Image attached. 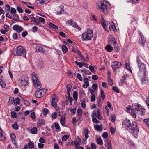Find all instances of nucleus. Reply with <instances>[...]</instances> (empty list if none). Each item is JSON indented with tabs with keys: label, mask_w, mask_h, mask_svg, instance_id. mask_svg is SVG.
Wrapping results in <instances>:
<instances>
[{
	"label": "nucleus",
	"mask_w": 149,
	"mask_h": 149,
	"mask_svg": "<svg viewBox=\"0 0 149 149\" xmlns=\"http://www.w3.org/2000/svg\"><path fill=\"white\" fill-rule=\"evenodd\" d=\"M107 148L108 149H113L111 142L109 141H107Z\"/></svg>",
	"instance_id": "52"
},
{
	"label": "nucleus",
	"mask_w": 149,
	"mask_h": 149,
	"mask_svg": "<svg viewBox=\"0 0 149 149\" xmlns=\"http://www.w3.org/2000/svg\"><path fill=\"white\" fill-rule=\"evenodd\" d=\"M97 102L98 104V106H100L101 105V99L100 97H98Z\"/></svg>",
	"instance_id": "51"
},
{
	"label": "nucleus",
	"mask_w": 149,
	"mask_h": 149,
	"mask_svg": "<svg viewBox=\"0 0 149 149\" xmlns=\"http://www.w3.org/2000/svg\"><path fill=\"white\" fill-rule=\"evenodd\" d=\"M115 42H116V41L114 38H112L109 41L110 44L112 45H113L112 44H113V45L114 44Z\"/></svg>",
	"instance_id": "57"
},
{
	"label": "nucleus",
	"mask_w": 149,
	"mask_h": 149,
	"mask_svg": "<svg viewBox=\"0 0 149 149\" xmlns=\"http://www.w3.org/2000/svg\"><path fill=\"white\" fill-rule=\"evenodd\" d=\"M11 117L14 118H17V113L14 111L11 112Z\"/></svg>",
	"instance_id": "45"
},
{
	"label": "nucleus",
	"mask_w": 149,
	"mask_h": 149,
	"mask_svg": "<svg viewBox=\"0 0 149 149\" xmlns=\"http://www.w3.org/2000/svg\"><path fill=\"white\" fill-rule=\"evenodd\" d=\"M96 141L98 144L102 145L103 144V141L101 138H98L96 139Z\"/></svg>",
	"instance_id": "30"
},
{
	"label": "nucleus",
	"mask_w": 149,
	"mask_h": 149,
	"mask_svg": "<svg viewBox=\"0 0 149 149\" xmlns=\"http://www.w3.org/2000/svg\"><path fill=\"white\" fill-rule=\"evenodd\" d=\"M127 83V82L126 81H125L124 80L121 79L120 81H119V84L120 85L122 86L123 84H126Z\"/></svg>",
	"instance_id": "44"
},
{
	"label": "nucleus",
	"mask_w": 149,
	"mask_h": 149,
	"mask_svg": "<svg viewBox=\"0 0 149 149\" xmlns=\"http://www.w3.org/2000/svg\"><path fill=\"white\" fill-rule=\"evenodd\" d=\"M31 22H34L35 23H37L38 24H40V21L35 17H31Z\"/></svg>",
	"instance_id": "21"
},
{
	"label": "nucleus",
	"mask_w": 149,
	"mask_h": 149,
	"mask_svg": "<svg viewBox=\"0 0 149 149\" xmlns=\"http://www.w3.org/2000/svg\"><path fill=\"white\" fill-rule=\"evenodd\" d=\"M37 132V129L36 127H33L31 129V132L33 134H35Z\"/></svg>",
	"instance_id": "31"
},
{
	"label": "nucleus",
	"mask_w": 149,
	"mask_h": 149,
	"mask_svg": "<svg viewBox=\"0 0 149 149\" xmlns=\"http://www.w3.org/2000/svg\"><path fill=\"white\" fill-rule=\"evenodd\" d=\"M128 77V74H124L122 77V79H121L125 81V80L126 79H127V78Z\"/></svg>",
	"instance_id": "60"
},
{
	"label": "nucleus",
	"mask_w": 149,
	"mask_h": 149,
	"mask_svg": "<svg viewBox=\"0 0 149 149\" xmlns=\"http://www.w3.org/2000/svg\"><path fill=\"white\" fill-rule=\"evenodd\" d=\"M92 121L93 123H99V121L95 118H92Z\"/></svg>",
	"instance_id": "59"
},
{
	"label": "nucleus",
	"mask_w": 149,
	"mask_h": 149,
	"mask_svg": "<svg viewBox=\"0 0 149 149\" xmlns=\"http://www.w3.org/2000/svg\"><path fill=\"white\" fill-rule=\"evenodd\" d=\"M12 127L15 130H17L18 128V126L17 122H15L14 124L12 125Z\"/></svg>",
	"instance_id": "34"
},
{
	"label": "nucleus",
	"mask_w": 149,
	"mask_h": 149,
	"mask_svg": "<svg viewBox=\"0 0 149 149\" xmlns=\"http://www.w3.org/2000/svg\"><path fill=\"white\" fill-rule=\"evenodd\" d=\"M57 97V96L55 95H53L51 102L52 106L55 108L57 107V102L58 101Z\"/></svg>",
	"instance_id": "7"
},
{
	"label": "nucleus",
	"mask_w": 149,
	"mask_h": 149,
	"mask_svg": "<svg viewBox=\"0 0 149 149\" xmlns=\"http://www.w3.org/2000/svg\"><path fill=\"white\" fill-rule=\"evenodd\" d=\"M75 63L78 65H79L81 68L83 66L84 62H78L77 61H75Z\"/></svg>",
	"instance_id": "48"
},
{
	"label": "nucleus",
	"mask_w": 149,
	"mask_h": 149,
	"mask_svg": "<svg viewBox=\"0 0 149 149\" xmlns=\"http://www.w3.org/2000/svg\"><path fill=\"white\" fill-rule=\"evenodd\" d=\"M83 111L81 108H78L77 110V113L78 116L80 117L82 116Z\"/></svg>",
	"instance_id": "28"
},
{
	"label": "nucleus",
	"mask_w": 149,
	"mask_h": 149,
	"mask_svg": "<svg viewBox=\"0 0 149 149\" xmlns=\"http://www.w3.org/2000/svg\"><path fill=\"white\" fill-rule=\"evenodd\" d=\"M109 3V2L103 1L101 3L100 5H99L98 6L97 9L102 11L104 13L106 14L108 13Z\"/></svg>",
	"instance_id": "2"
},
{
	"label": "nucleus",
	"mask_w": 149,
	"mask_h": 149,
	"mask_svg": "<svg viewBox=\"0 0 149 149\" xmlns=\"http://www.w3.org/2000/svg\"><path fill=\"white\" fill-rule=\"evenodd\" d=\"M105 49L106 50L109 52H110L113 50L112 47L109 45L106 46L105 47Z\"/></svg>",
	"instance_id": "23"
},
{
	"label": "nucleus",
	"mask_w": 149,
	"mask_h": 149,
	"mask_svg": "<svg viewBox=\"0 0 149 149\" xmlns=\"http://www.w3.org/2000/svg\"><path fill=\"white\" fill-rule=\"evenodd\" d=\"M36 51L38 52H41L44 53L45 52V50L41 46H38L36 47Z\"/></svg>",
	"instance_id": "14"
},
{
	"label": "nucleus",
	"mask_w": 149,
	"mask_h": 149,
	"mask_svg": "<svg viewBox=\"0 0 149 149\" xmlns=\"http://www.w3.org/2000/svg\"><path fill=\"white\" fill-rule=\"evenodd\" d=\"M2 131H0V138L1 139H0V140H4L5 139V136L3 135V133Z\"/></svg>",
	"instance_id": "35"
},
{
	"label": "nucleus",
	"mask_w": 149,
	"mask_h": 149,
	"mask_svg": "<svg viewBox=\"0 0 149 149\" xmlns=\"http://www.w3.org/2000/svg\"><path fill=\"white\" fill-rule=\"evenodd\" d=\"M14 103V98L13 97H10L9 98V100L8 102L9 105H10Z\"/></svg>",
	"instance_id": "33"
},
{
	"label": "nucleus",
	"mask_w": 149,
	"mask_h": 149,
	"mask_svg": "<svg viewBox=\"0 0 149 149\" xmlns=\"http://www.w3.org/2000/svg\"><path fill=\"white\" fill-rule=\"evenodd\" d=\"M144 121L146 123L148 126L149 125V119L148 118L145 119L144 120Z\"/></svg>",
	"instance_id": "64"
},
{
	"label": "nucleus",
	"mask_w": 149,
	"mask_h": 149,
	"mask_svg": "<svg viewBox=\"0 0 149 149\" xmlns=\"http://www.w3.org/2000/svg\"><path fill=\"white\" fill-rule=\"evenodd\" d=\"M77 92L76 91H74L73 94V97L76 101L77 100Z\"/></svg>",
	"instance_id": "40"
},
{
	"label": "nucleus",
	"mask_w": 149,
	"mask_h": 149,
	"mask_svg": "<svg viewBox=\"0 0 149 149\" xmlns=\"http://www.w3.org/2000/svg\"><path fill=\"white\" fill-rule=\"evenodd\" d=\"M66 89L67 92H70L72 89V86L70 84H68L66 86Z\"/></svg>",
	"instance_id": "42"
},
{
	"label": "nucleus",
	"mask_w": 149,
	"mask_h": 149,
	"mask_svg": "<svg viewBox=\"0 0 149 149\" xmlns=\"http://www.w3.org/2000/svg\"><path fill=\"white\" fill-rule=\"evenodd\" d=\"M13 15L14 18H15V19L13 18L12 19L13 20H15L16 21H18L19 20V18L18 15L17 14H16V13H13Z\"/></svg>",
	"instance_id": "24"
},
{
	"label": "nucleus",
	"mask_w": 149,
	"mask_h": 149,
	"mask_svg": "<svg viewBox=\"0 0 149 149\" xmlns=\"http://www.w3.org/2000/svg\"><path fill=\"white\" fill-rule=\"evenodd\" d=\"M139 43H140L143 46L146 42V40L144 37L139 38Z\"/></svg>",
	"instance_id": "17"
},
{
	"label": "nucleus",
	"mask_w": 149,
	"mask_h": 149,
	"mask_svg": "<svg viewBox=\"0 0 149 149\" xmlns=\"http://www.w3.org/2000/svg\"><path fill=\"white\" fill-rule=\"evenodd\" d=\"M128 2L132 3H137L139 2V0H128Z\"/></svg>",
	"instance_id": "36"
},
{
	"label": "nucleus",
	"mask_w": 149,
	"mask_h": 149,
	"mask_svg": "<svg viewBox=\"0 0 149 149\" xmlns=\"http://www.w3.org/2000/svg\"><path fill=\"white\" fill-rule=\"evenodd\" d=\"M146 74H143V77L141 78V83L145 84L149 81L148 78L146 76Z\"/></svg>",
	"instance_id": "12"
},
{
	"label": "nucleus",
	"mask_w": 149,
	"mask_h": 149,
	"mask_svg": "<svg viewBox=\"0 0 149 149\" xmlns=\"http://www.w3.org/2000/svg\"><path fill=\"white\" fill-rule=\"evenodd\" d=\"M19 81L21 85L23 86H26L28 84V78L25 77L24 78L19 79Z\"/></svg>",
	"instance_id": "10"
},
{
	"label": "nucleus",
	"mask_w": 149,
	"mask_h": 149,
	"mask_svg": "<svg viewBox=\"0 0 149 149\" xmlns=\"http://www.w3.org/2000/svg\"><path fill=\"white\" fill-rule=\"evenodd\" d=\"M38 91L39 92V94H40V95L39 96L38 95L37 96V97L39 98L43 97L45 95V94L43 92L40 91V89L38 90Z\"/></svg>",
	"instance_id": "37"
},
{
	"label": "nucleus",
	"mask_w": 149,
	"mask_h": 149,
	"mask_svg": "<svg viewBox=\"0 0 149 149\" xmlns=\"http://www.w3.org/2000/svg\"><path fill=\"white\" fill-rule=\"evenodd\" d=\"M60 7L61 8V9L60 11L57 12V14L58 15H60L61 14L63 13L64 11L63 10L64 6L63 5H61L60 6Z\"/></svg>",
	"instance_id": "26"
},
{
	"label": "nucleus",
	"mask_w": 149,
	"mask_h": 149,
	"mask_svg": "<svg viewBox=\"0 0 149 149\" xmlns=\"http://www.w3.org/2000/svg\"><path fill=\"white\" fill-rule=\"evenodd\" d=\"M28 146L29 148H33L34 146V143L31 141H29L28 143Z\"/></svg>",
	"instance_id": "29"
},
{
	"label": "nucleus",
	"mask_w": 149,
	"mask_h": 149,
	"mask_svg": "<svg viewBox=\"0 0 149 149\" xmlns=\"http://www.w3.org/2000/svg\"><path fill=\"white\" fill-rule=\"evenodd\" d=\"M88 80V79L87 78L85 77L84 78V83L83 85V86L84 88H86L89 86V83Z\"/></svg>",
	"instance_id": "15"
},
{
	"label": "nucleus",
	"mask_w": 149,
	"mask_h": 149,
	"mask_svg": "<svg viewBox=\"0 0 149 149\" xmlns=\"http://www.w3.org/2000/svg\"><path fill=\"white\" fill-rule=\"evenodd\" d=\"M108 81L110 85H112L113 84L112 79L109 77H108Z\"/></svg>",
	"instance_id": "53"
},
{
	"label": "nucleus",
	"mask_w": 149,
	"mask_h": 149,
	"mask_svg": "<svg viewBox=\"0 0 149 149\" xmlns=\"http://www.w3.org/2000/svg\"><path fill=\"white\" fill-rule=\"evenodd\" d=\"M33 83L35 87L38 89L40 88L41 87V84L39 80L34 81Z\"/></svg>",
	"instance_id": "16"
},
{
	"label": "nucleus",
	"mask_w": 149,
	"mask_h": 149,
	"mask_svg": "<svg viewBox=\"0 0 149 149\" xmlns=\"http://www.w3.org/2000/svg\"><path fill=\"white\" fill-rule=\"evenodd\" d=\"M122 125L123 126L132 134L134 137L135 138L138 137V134L139 130L137 126V124L136 122L133 121L131 123L130 120L125 119L123 120Z\"/></svg>",
	"instance_id": "1"
},
{
	"label": "nucleus",
	"mask_w": 149,
	"mask_h": 149,
	"mask_svg": "<svg viewBox=\"0 0 149 149\" xmlns=\"http://www.w3.org/2000/svg\"><path fill=\"white\" fill-rule=\"evenodd\" d=\"M49 25L51 28H53L56 29H58V26L51 22H50L49 23Z\"/></svg>",
	"instance_id": "25"
},
{
	"label": "nucleus",
	"mask_w": 149,
	"mask_h": 149,
	"mask_svg": "<svg viewBox=\"0 0 149 149\" xmlns=\"http://www.w3.org/2000/svg\"><path fill=\"white\" fill-rule=\"evenodd\" d=\"M97 118L98 119L100 120H101L102 119V117L100 114V110L98 109L97 110Z\"/></svg>",
	"instance_id": "49"
},
{
	"label": "nucleus",
	"mask_w": 149,
	"mask_h": 149,
	"mask_svg": "<svg viewBox=\"0 0 149 149\" xmlns=\"http://www.w3.org/2000/svg\"><path fill=\"white\" fill-rule=\"evenodd\" d=\"M69 137V136L68 135H65L62 137V139L63 141H65Z\"/></svg>",
	"instance_id": "41"
},
{
	"label": "nucleus",
	"mask_w": 149,
	"mask_h": 149,
	"mask_svg": "<svg viewBox=\"0 0 149 149\" xmlns=\"http://www.w3.org/2000/svg\"><path fill=\"white\" fill-rule=\"evenodd\" d=\"M57 113L56 112L53 113L52 114V118L54 119H56L57 117Z\"/></svg>",
	"instance_id": "56"
},
{
	"label": "nucleus",
	"mask_w": 149,
	"mask_h": 149,
	"mask_svg": "<svg viewBox=\"0 0 149 149\" xmlns=\"http://www.w3.org/2000/svg\"><path fill=\"white\" fill-rule=\"evenodd\" d=\"M20 100L19 98L14 99V103L16 105L20 103Z\"/></svg>",
	"instance_id": "39"
},
{
	"label": "nucleus",
	"mask_w": 149,
	"mask_h": 149,
	"mask_svg": "<svg viewBox=\"0 0 149 149\" xmlns=\"http://www.w3.org/2000/svg\"><path fill=\"white\" fill-rule=\"evenodd\" d=\"M45 123V121L42 119H39L37 122V124L39 126H41L42 125L44 124Z\"/></svg>",
	"instance_id": "22"
},
{
	"label": "nucleus",
	"mask_w": 149,
	"mask_h": 149,
	"mask_svg": "<svg viewBox=\"0 0 149 149\" xmlns=\"http://www.w3.org/2000/svg\"><path fill=\"white\" fill-rule=\"evenodd\" d=\"M125 67L128 70H129L130 72L132 73V70L131 69V68L130 65L127 63H126L125 65Z\"/></svg>",
	"instance_id": "50"
},
{
	"label": "nucleus",
	"mask_w": 149,
	"mask_h": 149,
	"mask_svg": "<svg viewBox=\"0 0 149 149\" xmlns=\"http://www.w3.org/2000/svg\"><path fill=\"white\" fill-rule=\"evenodd\" d=\"M138 68L140 72H143V74H146L147 72L146 70V66L145 64L143 63H141V64L138 65Z\"/></svg>",
	"instance_id": "5"
},
{
	"label": "nucleus",
	"mask_w": 149,
	"mask_h": 149,
	"mask_svg": "<svg viewBox=\"0 0 149 149\" xmlns=\"http://www.w3.org/2000/svg\"><path fill=\"white\" fill-rule=\"evenodd\" d=\"M32 78L33 81H35L38 80V75L35 72H33L32 74Z\"/></svg>",
	"instance_id": "19"
},
{
	"label": "nucleus",
	"mask_w": 149,
	"mask_h": 149,
	"mask_svg": "<svg viewBox=\"0 0 149 149\" xmlns=\"http://www.w3.org/2000/svg\"><path fill=\"white\" fill-rule=\"evenodd\" d=\"M93 36V31L92 30H88L86 33H84L82 36L83 40H90Z\"/></svg>",
	"instance_id": "3"
},
{
	"label": "nucleus",
	"mask_w": 149,
	"mask_h": 149,
	"mask_svg": "<svg viewBox=\"0 0 149 149\" xmlns=\"http://www.w3.org/2000/svg\"><path fill=\"white\" fill-rule=\"evenodd\" d=\"M91 148L92 149H96V145L94 143H91Z\"/></svg>",
	"instance_id": "63"
},
{
	"label": "nucleus",
	"mask_w": 149,
	"mask_h": 149,
	"mask_svg": "<svg viewBox=\"0 0 149 149\" xmlns=\"http://www.w3.org/2000/svg\"><path fill=\"white\" fill-rule=\"evenodd\" d=\"M146 110L145 109L143 108L142 107L140 108L138 111L136 112L139 115L141 116H144L145 114Z\"/></svg>",
	"instance_id": "13"
},
{
	"label": "nucleus",
	"mask_w": 149,
	"mask_h": 149,
	"mask_svg": "<svg viewBox=\"0 0 149 149\" xmlns=\"http://www.w3.org/2000/svg\"><path fill=\"white\" fill-rule=\"evenodd\" d=\"M12 29L13 30L16 31L18 33H20L24 30V29L23 28L17 25H15L13 26Z\"/></svg>",
	"instance_id": "11"
},
{
	"label": "nucleus",
	"mask_w": 149,
	"mask_h": 149,
	"mask_svg": "<svg viewBox=\"0 0 149 149\" xmlns=\"http://www.w3.org/2000/svg\"><path fill=\"white\" fill-rule=\"evenodd\" d=\"M0 85L3 88H5L6 86L5 83L3 81L0 82Z\"/></svg>",
	"instance_id": "62"
},
{
	"label": "nucleus",
	"mask_w": 149,
	"mask_h": 149,
	"mask_svg": "<svg viewBox=\"0 0 149 149\" xmlns=\"http://www.w3.org/2000/svg\"><path fill=\"white\" fill-rule=\"evenodd\" d=\"M84 134L86 135V134H88L90 133V132L89 130L87 128H85L84 129Z\"/></svg>",
	"instance_id": "46"
},
{
	"label": "nucleus",
	"mask_w": 149,
	"mask_h": 149,
	"mask_svg": "<svg viewBox=\"0 0 149 149\" xmlns=\"http://www.w3.org/2000/svg\"><path fill=\"white\" fill-rule=\"evenodd\" d=\"M91 100L92 102H93L95 100V97L94 93H91Z\"/></svg>",
	"instance_id": "54"
},
{
	"label": "nucleus",
	"mask_w": 149,
	"mask_h": 149,
	"mask_svg": "<svg viewBox=\"0 0 149 149\" xmlns=\"http://www.w3.org/2000/svg\"><path fill=\"white\" fill-rule=\"evenodd\" d=\"M17 9L19 13H22L23 10L20 6H18L17 8Z\"/></svg>",
	"instance_id": "55"
},
{
	"label": "nucleus",
	"mask_w": 149,
	"mask_h": 149,
	"mask_svg": "<svg viewBox=\"0 0 149 149\" xmlns=\"http://www.w3.org/2000/svg\"><path fill=\"white\" fill-rule=\"evenodd\" d=\"M16 55L20 56L25 57L26 52V50L23 47L20 46L17 47L16 50Z\"/></svg>",
	"instance_id": "4"
},
{
	"label": "nucleus",
	"mask_w": 149,
	"mask_h": 149,
	"mask_svg": "<svg viewBox=\"0 0 149 149\" xmlns=\"http://www.w3.org/2000/svg\"><path fill=\"white\" fill-rule=\"evenodd\" d=\"M115 25V23L112 21L111 22L106 21L105 25H104L105 28H103L106 30H107V28L109 27V29H110L113 26Z\"/></svg>",
	"instance_id": "8"
},
{
	"label": "nucleus",
	"mask_w": 149,
	"mask_h": 149,
	"mask_svg": "<svg viewBox=\"0 0 149 149\" xmlns=\"http://www.w3.org/2000/svg\"><path fill=\"white\" fill-rule=\"evenodd\" d=\"M95 130L97 131H101L102 130V125H101L100 126L98 125H95L94 126Z\"/></svg>",
	"instance_id": "18"
},
{
	"label": "nucleus",
	"mask_w": 149,
	"mask_h": 149,
	"mask_svg": "<svg viewBox=\"0 0 149 149\" xmlns=\"http://www.w3.org/2000/svg\"><path fill=\"white\" fill-rule=\"evenodd\" d=\"M77 78L80 81H81L82 80V77L81 75L79 73H78L77 74Z\"/></svg>",
	"instance_id": "61"
},
{
	"label": "nucleus",
	"mask_w": 149,
	"mask_h": 149,
	"mask_svg": "<svg viewBox=\"0 0 149 149\" xmlns=\"http://www.w3.org/2000/svg\"><path fill=\"white\" fill-rule=\"evenodd\" d=\"M100 21L101 24L103 26V28H105V27L104 25L106 22L105 21V19H104L103 17L102 16H101V17Z\"/></svg>",
	"instance_id": "20"
},
{
	"label": "nucleus",
	"mask_w": 149,
	"mask_h": 149,
	"mask_svg": "<svg viewBox=\"0 0 149 149\" xmlns=\"http://www.w3.org/2000/svg\"><path fill=\"white\" fill-rule=\"evenodd\" d=\"M113 64L111 65V67L114 71H116L117 68H120L122 65L120 62L115 61L113 63Z\"/></svg>",
	"instance_id": "6"
},
{
	"label": "nucleus",
	"mask_w": 149,
	"mask_h": 149,
	"mask_svg": "<svg viewBox=\"0 0 149 149\" xmlns=\"http://www.w3.org/2000/svg\"><path fill=\"white\" fill-rule=\"evenodd\" d=\"M114 45V49L117 52H118L119 51V46L116 42H115Z\"/></svg>",
	"instance_id": "32"
},
{
	"label": "nucleus",
	"mask_w": 149,
	"mask_h": 149,
	"mask_svg": "<svg viewBox=\"0 0 149 149\" xmlns=\"http://www.w3.org/2000/svg\"><path fill=\"white\" fill-rule=\"evenodd\" d=\"M100 93H101V96L102 98V99L103 100H104V99L105 98V95L104 94L105 93H104V91L103 90H101V91Z\"/></svg>",
	"instance_id": "47"
},
{
	"label": "nucleus",
	"mask_w": 149,
	"mask_h": 149,
	"mask_svg": "<svg viewBox=\"0 0 149 149\" xmlns=\"http://www.w3.org/2000/svg\"><path fill=\"white\" fill-rule=\"evenodd\" d=\"M4 8L7 11H9L10 9V6L9 5L6 4Z\"/></svg>",
	"instance_id": "58"
},
{
	"label": "nucleus",
	"mask_w": 149,
	"mask_h": 149,
	"mask_svg": "<svg viewBox=\"0 0 149 149\" xmlns=\"http://www.w3.org/2000/svg\"><path fill=\"white\" fill-rule=\"evenodd\" d=\"M141 107L138 104H133L132 107V111H134L136 113V112L138 111V110H139Z\"/></svg>",
	"instance_id": "9"
},
{
	"label": "nucleus",
	"mask_w": 149,
	"mask_h": 149,
	"mask_svg": "<svg viewBox=\"0 0 149 149\" xmlns=\"http://www.w3.org/2000/svg\"><path fill=\"white\" fill-rule=\"evenodd\" d=\"M72 26L75 28L77 29L79 31H80L81 30V28H80L79 26L77 25L76 23L75 22H74L72 23Z\"/></svg>",
	"instance_id": "27"
},
{
	"label": "nucleus",
	"mask_w": 149,
	"mask_h": 149,
	"mask_svg": "<svg viewBox=\"0 0 149 149\" xmlns=\"http://www.w3.org/2000/svg\"><path fill=\"white\" fill-rule=\"evenodd\" d=\"M43 115H47L49 111V110L45 108H44L42 110Z\"/></svg>",
	"instance_id": "43"
},
{
	"label": "nucleus",
	"mask_w": 149,
	"mask_h": 149,
	"mask_svg": "<svg viewBox=\"0 0 149 149\" xmlns=\"http://www.w3.org/2000/svg\"><path fill=\"white\" fill-rule=\"evenodd\" d=\"M62 50L64 53L68 51V48L67 46L65 45H63L62 47Z\"/></svg>",
	"instance_id": "38"
}]
</instances>
